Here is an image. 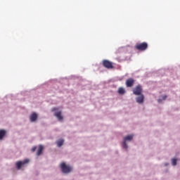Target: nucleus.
Instances as JSON below:
<instances>
[{
	"instance_id": "obj_4",
	"label": "nucleus",
	"mask_w": 180,
	"mask_h": 180,
	"mask_svg": "<svg viewBox=\"0 0 180 180\" xmlns=\"http://www.w3.org/2000/svg\"><path fill=\"white\" fill-rule=\"evenodd\" d=\"M133 94L134 95H141V92H143V87L141 85L138 84L135 88L133 89Z\"/></svg>"
},
{
	"instance_id": "obj_5",
	"label": "nucleus",
	"mask_w": 180,
	"mask_h": 180,
	"mask_svg": "<svg viewBox=\"0 0 180 180\" xmlns=\"http://www.w3.org/2000/svg\"><path fill=\"white\" fill-rule=\"evenodd\" d=\"M52 112H55L54 116L57 117L58 120L61 121L63 120V117L61 115V111H58V108H53Z\"/></svg>"
},
{
	"instance_id": "obj_13",
	"label": "nucleus",
	"mask_w": 180,
	"mask_h": 180,
	"mask_svg": "<svg viewBox=\"0 0 180 180\" xmlns=\"http://www.w3.org/2000/svg\"><path fill=\"white\" fill-rule=\"evenodd\" d=\"M56 144L58 147H61L63 144H64V140L63 139H59L58 141H56Z\"/></svg>"
},
{
	"instance_id": "obj_9",
	"label": "nucleus",
	"mask_w": 180,
	"mask_h": 180,
	"mask_svg": "<svg viewBox=\"0 0 180 180\" xmlns=\"http://www.w3.org/2000/svg\"><path fill=\"white\" fill-rule=\"evenodd\" d=\"M43 150H44V147H43V146L39 145L38 147V149L37 150V155H41L42 153H43Z\"/></svg>"
},
{
	"instance_id": "obj_12",
	"label": "nucleus",
	"mask_w": 180,
	"mask_h": 180,
	"mask_svg": "<svg viewBox=\"0 0 180 180\" xmlns=\"http://www.w3.org/2000/svg\"><path fill=\"white\" fill-rule=\"evenodd\" d=\"M6 135V131L5 129H0V140H2Z\"/></svg>"
},
{
	"instance_id": "obj_11",
	"label": "nucleus",
	"mask_w": 180,
	"mask_h": 180,
	"mask_svg": "<svg viewBox=\"0 0 180 180\" xmlns=\"http://www.w3.org/2000/svg\"><path fill=\"white\" fill-rule=\"evenodd\" d=\"M30 120L31 122H36V120H37V114L36 112H33L30 115Z\"/></svg>"
},
{
	"instance_id": "obj_16",
	"label": "nucleus",
	"mask_w": 180,
	"mask_h": 180,
	"mask_svg": "<svg viewBox=\"0 0 180 180\" xmlns=\"http://www.w3.org/2000/svg\"><path fill=\"white\" fill-rule=\"evenodd\" d=\"M37 148V147L34 146V147L32 148V153H34V151H36Z\"/></svg>"
},
{
	"instance_id": "obj_14",
	"label": "nucleus",
	"mask_w": 180,
	"mask_h": 180,
	"mask_svg": "<svg viewBox=\"0 0 180 180\" xmlns=\"http://www.w3.org/2000/svg\"><path fill=\"white\" fill-rule=\"evenodd\" d=\"M125 92L126 91L122 87L118 89V94H120V95H123Z\"/></svg>"
},
{
	"instance_id": "obj_2",
	"label": "nucleus",
	"mask_w": 180,
	"mask_h": 180,
	"mask_svg": "<svg viewBox=\"0 0 180 180\" xmlns=\"http://www.w3.org/2000/svg\"><path fill=\"white\" fill-rule=\"evenodd\" d=\"M148 48V44L147 42L139 43L135 45V49L139 51H144Z\"/></svg>"
},
{
	"instance_id": "obj_10",
	"label": "nucleus",
	"mask_w": 180,
	"mask_h": 180,
	"mask_svg": "<svg viewBox=\"0 0 180 180\" xmlns=\"http://www.w3.org/2000/svg\"><path fill=\"white\" fill-rule=\"evenodd\" d=\"M137 103H143L144 102V95L141 94L136 98Z\"/></svg>"
},
{
	"instance_id": "obj_15",
	"label": "nucleus",
	"mask_w": 180,
	"mask_h": 180,
	"mask_svg": "<svg viewBox=\"0 0 180 180\" xmlns=\"http://www.w3.org/2000/svg\"><path fill=\"white\" fill-rule=\"evenodd\" d=\"M172 164L174 166L176 165V159H172Z\"/></svg>"
},
{
	"instance_id": "obj_7",
	"label": "nucleus",
	"mask_w": 180,
	"mask_h": 180,
	"mask_svg": "<svg viewBox=\"0 0 180 180\" xmlns=\"http://www.w3.org/2000/svg\"><path fill=\"white\" fill-rule=\"evenodd\" d=\"M125 84L127 88H131L134 85V79L129 78L127 79Z\"/></svg>"
},
{
	"instance_id": "obj_8",
	"label": "nucleus",
	"mask_w": 180,
	"mask_h": 180,
	"mask_svg": "<svg viewBox=\"0 0 180 180\" xmlns=\"http://www.w3.org/2000/svg\"><path fill=\"white\" fill-rule=\"evenodd\" d=\"M29 163V159H26L24 161H18L16 162V167L18 168V169H20V168H22V165H25V164H27Z\"/></svg>"
},
{
	"instance_id": "obj_3",
	"label": "nucleus",
	"mask_w": 180,
	"mask_h": 180,
	"mask_svg": "<svg viewBox=\"0 0 180 180\" xmlns=\"http://www.w3.org/2000/svg\"><path fill=\"white\" fill-rule=\"evenodd\" d=\"M133 136H134L133 134H131L124 138V141L122 142L123 148H124L125 150H127L128 146H127V143H126V141H131L133 140Z\"/></svg>"
},
{
	"instance_id": "obj_1",
	"label": "nucleus",
	"mask_w": 180,
	"mask_h": 180,
	"mask_svg": "<svg viewBox=\"0 0 180 180\" xmlns=\"http://www.w3.org/2000/svg\"><path fill=\"white\" fill-rule=\"evenodd\" d=\"M60 169L63 174H70V172L72 171V167L68 165H66L65 162H62L60 164Z\"/></svg>"
},
{
	"instance_id": "obj_6",
	"label": "nucleus",
	"mask_w": 180,
	"mask_h": 180,
	"mask_svg": "<svg viewBox=\"0 0 180 180\" xmlns=\"http://www.w3.org/2000/svg\"><path fill=\"white\" fill-rule=\"evenodd\" d=\"M103 65L105 68H108V70L113 68V64L108 60H103Z\"/></svg>"
},
{
	"instance_id": "obj_17",
	"label": "nucleus",
	"mask_w": 180,
	"mask_h": 180,
	"mask_svg": "<svg viewBox=\"0 0 180 180\" xmlns=\"http://www.w3.org/2000/svg\"><path fill=\"white\" fill-rule=\"evenodd\" d=\"M163 99H167V96H163Z\"/></svg>"
}]
</instances>
